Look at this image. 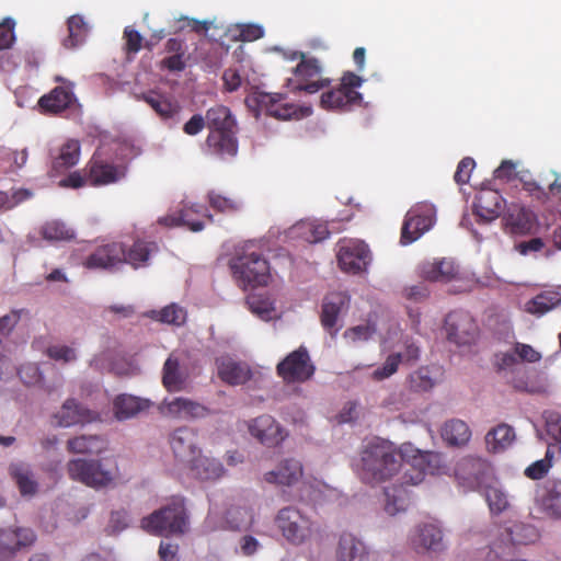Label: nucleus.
<instances>
[{
	"mask_svg": "<svg viewBox=\"0 0 561 561\" xmlns=\"http://www.w3.org/2000/svg\"><path fill=\"white\" fill-rule=\"evenodd\" d=\"M403 454L387 442L368 444L360 453L359 477L363 482L377 485L391 480L402 469Z\"/></svg>",
	"mask_w": 561,
	"mask_h": 561,
	"instance_id": "obj_1",
	"label": "nucleus"
},
{
	"mask_svg": "<svg viewBox=\"0 0 561 561\" xmlns=\"http://www.w3.org/2000/svg\"><path fill=\"white\" fill-rule=\"evenodd\" d=\"M73 89L75 84L55 87L39 98V111L44 114H60L73 107L78 103Z\"/></svg>",
	"mask_w": 561,
	"mask_h": 561,
	"instance_id": "obj_17",
	"label": "nucleus"
},
{
	"mask_svg": "<svg viewBox=\"0 0 561 561\" xmlns=\"http://www.w3.org/2000/svg\"><path fill=\"white\" fill-rule=\"evenodd\" d=\"M87 170L89 183L94 186L114 183L122 175L117 167L94 157L88 163Z\"/></svg>",
	"mask_w": 561,
	"mask_h": 561,
	"instance_id": "obj_33",
	"label": "nucleus"
},
{
	"mask_svg": "<svg viewBox=\"0 0 561 561\" xmlns=\"http://www.w3.org/2000/svg\"><path fill=\"white\" fill-rule=\"evenodd\" d=\"M516 179L522 183L523 190L529 193L530 196L537 199H545L547 193L543 188L531 178L528 171H519L516 174Z\"/></svg>",
	"mask_w": 561,
	"mask_h": 561,
	"instance_id": "obj_56",
	"label": "nucleus"
},
{
	"mask_svg": "<svg viewBox=\"0 0 561 561\" xmlns=\"http://www.w3.org/2000/svg\"><path fill=\"white\" fill-rule=\"evenodd\" d=\"M250 310L264 321L278 318L275 301L268 295H253L247 300Z\"/></svg>",
	"mask_w": 561,
	"mask_h": 561,
	"instance_id": "obj_46",
	"label": "nucleus"
},
{
	"mask_svg": "<svg viewBox=\"0 0 561 561\" xmlns=\"http://www.w3.org/2000/svg\"><path fill=\"white\" fill-rule=\"evenodd\" d=\"M278 374L287 381H304L314 370L308 353H289L288 356L277 365Z\"/></svg>",
	"mask_w": 561,
	"mask_h": 561,
	"instance_id": "obj_23",
	"label": "nucleus"
},
{
	"mask_svg": "<svg viewBox=\"0 0 561 561\" xmlns=\"http://www.w3.org/2000/svg\"><path fill=\"white\" fill-rule=\"evenodd\" d=\"M193 461L194 473L201 480H216L225 474L222 463L215 458L201 457Z\"/></svg>",
	"mask_w": 561,
	"mask_h": 561,
	"instance_id": "obj_47",
	"label": "nucleus"
},
{
	"mask_svg": "<svg viewBox=\"0 0 561 561\" xmlns=\"http://www.w3.org/2000/svg\"><path fill=\"white\" fill-rule=\"evenodd\" d=\"M100 421L99 413L89 410L75 399H68L53 415L55 426L70 427L76 424H88Z\"/></svg>",
	"mask_w": 561,
	"mask_h": 561,
	"instance_id": "obj_16",
	"label": "nucleus"
},
{
	"mask_svg": "<svg viewBox=\"0 0 561 561\" xmlns=\"http://www.w3.org/2000/svg\"><path fill=\"white\" fill-rule=\"evenodd\" d=\"M440 435L448 445L462 446L469 442L471 432L463 421L453 419L444 424Z\"/></svg>",
	"mask_w": 561,
	"mask_h": 561,
	"instance_id": "obj_43",
	"label": "nucleus"
},
{
	"mask_svg": "<svg viewBox=\"0 0 561 561\" xmlns=\"http://www.w3.org/2000/svg\"><path fill=\"white\" fill-rule=\"evenodd\" d=\"M351 298L344 291H332L325 295L320 316L322 327L331 334L339 331V317L350 308Z\"/></svg>",
	"mask_w": 561,
	"mask_h": 561,
	"instance_id": "obj_18",
	"label": "nucleus"
},
{
	"mask_svg": "<svg viewBox=\"0 0 561 561\" xmlns=\"http://www.w3.org/2000/svg\"><path fill=\"white\" fill-rule=\"evenodd\" d=\"M561 304V293L558 290H543L526 302L528 313L542 316Z\"/></svg>",
	"mask_w": 561,
	"mask_h": 561,
	"instance_id": "obj_42",
	"label": "nucleus"
},
{
	"mask_svg": "<svg viewBox=\"0 0 561 561\" xmlns=\"http://www.w3.org/2000/svg\"><path fill=\"white\" fill-rule=\"evenodd\" d=\"M220 378L231 385H242L251 377V371L245 363L224 358L218 366Z\"/></svg>",
	"mask_w": 561,
	"mask_h": 561,
	"instance_id": "obj_37",
	"label": "nucleus"
},
{
	"mask_svg": "<svg viewBox=\"0 0 561 561\" xmlns=\"http://www.w3.org/2000/svg\"><path fill=\"white\" fill-rule=\"evenodd\" d=\"M541 504L550 515L561 517V481L550 482L547 485Z\"/></svg>",
	"mask_w": 561,
	"mask_h": 561,
	"instance_id": "obj_51",
	"label": "nucleus"
},
{
	"mask_svg": "<svg viewBox=\"0 0 561 561\" xmlns=\"http://www.w3.org/2000/svg\"><path fill=\"white\" fill-rule=\"evenodd\" d=\"M298 60L291 69V77L287 78L285 87L293 93L316 94L330 87L331 79L324 78L321 61L304 51H293L288 57Z\"/></svg>",
	"mask_w": 561,
	"mask_h": 561,
	"instance_id": "obj_3",
	"label": "nucleus"
},
{
	"mask_svg": "<svg viewBox=\"0 0 561 561\" xmlns=\"http://www.w3.org/2000/svg\"><path fill=\"white\" fill-rule=\"evenodd\" d=\"M336 558L337 561H370L364 542L350 533L340 536Z\"/></svg>",
	"mask_w": 561,
	"mask_h": 561,
	"instance_id": "obj_30",
	"label": "nucleus"
},
{
	"mask_svg": "<svg viewBox=\"0 0 561 561\" xmlns=\"http://www.w3.org/2000/svg\"><path fill=\"white\" fill-rule=\"evenodd\" d=\"M209 134L206 145L211 154L219 158L234 157L238 152L237 123L231 111L224 105H215L206 112Z\"/></svg>",
	"mask_w": 561,
	"mask_h": 561,
	"instance_id": "obj_2",
	"label": "nucleus"
},
{
	"mask_svg": "<svg viewBox=\"0 0 561 561\" xmlns=\"http://www.w3.org/2000/svg\"><path fill=\"white\" fill-rule=\"evenodd\" d=\"M483 490L485 501L493 515H499L510 510V495L499 481L492 480L489 484H485Z\"/></svg>",
	"mask_w": 561,
	"mask_h": 561,
	"instance_id": "obj_36",
	"label": "nucleus"
},
{
	"mask_svg": "<svg viewBox=\"0 0 561 561\" xmlns=\"http://www.w3.org/2000/svg\"><path fill=\"white\" fill-rule=\"evenodd\" d=\"M19 375L26 385H37L42 381V371L35 364L23 365L19 369Z\"/></svg>",
	"mask_w": 561,
	"mask_h": 561,
	"instance_id": "obj_63",
	"label": "nucleus"
},
{
	"mask_svg": "<svg viewBox=\"0 0 561 561\" xmlns=\"http://www.w3.org/2000/svg\"><path fill=\"white\" fill-rule=\"evenodd\" d=\"M364 79L352 71H345L337 88L323 92L320 98V105L324 110H336L346 112L354 105H359L363 95L358 91Z\"/></svg>",
	"mask_w": 561,
	"mask_h": 561,
	"instance_id": "obj_7",
	"label": "nucleus"
},
{
	"mask_svg": "<svg viewBox=\"0 0 561 561\" xmlns=\"http://www.w3.org/2000/svg\"><path fill=\"white\" fill-rule=\"evenodd\" d=\"M69 477L93 489L111 485L121 478L115 457L101 459H72L67 463Z\"/></svg>",
	"mask_w": 561,
	"mask_h": 561,
	"instance_id": "obj_4",
	"label": "nucleus"
},
{
	"mask_svg": "<svg viewBox=\"0 0 561 561\" xmlns=\"http://www.w3.org/2000/svg\"><path fill=\"white\" fill-rule=\"evenodd\" d=\"M159 412L174 419H202L208 415V410L191 399L176 397L164 399L158 407Z\"/></svg>",
	"mask_w": 561,
	"mask_h": 561,
	"instance_id": "obj_19",
	"label": "nucleus"
},
{
	"mask_svg": "<svg viewBox=\"0 0 561 561\" xmlns=\"http://www.w3.org/2000/svg\"><path fill=\"white\" fill-rule=\"evenodd\" d=\"M129 518L126 512H113L107 525V531L111 535H117L128 527Z\"/></svg>",
	"mask_w": 561,
	"mask_h": 561,
	"instance_id": "obj_61",
	"label": "nucleus"
},
{
	"mask_svg": "<svg viewBox=\"0 0 561 561\" xmlns=\"http://www.w3.org/2000/svg\"><path fill=\"white\" fill-rule=\"evenodd\" d=\"M24 310H11L9 313L0 317V334L9 335L21 320Z\"/></svg>",
	"mask_w": 561,
	"mask_h": 561,
	"instance_id": "obj_62",
	"label": "nucleus"
},
{
	"mask_svg": "<svg viewBox=\"0 0 561 561\" xmlns=\"http://www.w3.org/2000/svg\"><path fill=\"white\" fill-rule=\"evenodd\" d=\"M442 462V457L435 453H417L411 460L404 462L402 484L419 485L426 474H437Z\"/></svg>",
	"mask_w": 561,
	"mask_h": 561,
	"instance_id": "obj_12",
	"label": "nucleus"
},
{
	"mask_svg": "<svg viewBox=\"0 0 561 561\" xmlns=\"http://www.w3.org/2000/svg\"><path fill=\"white\" fill-rule=\"evenodd\" d=\"M540 353H497L494 365L499 371L510 370L524 362L535 363L540 359Z\"/></svg>",
	"mask_w": 561,
	"mask_h": 561,
	"instance_id": "obj_48",
	"label": "nucleus"
},
{
	"mask_svg": "<svg viewBox=\"0 0 561 561\" xmlns=\"http://www.w3.org/2000/svg\"><path fill=\"white\" fill-rule=\"evenodd\" d=\"M146 317L163 324L181 327L186 321V310L176 304H170L160 310H150Z\"/></svg>",
	"mask_w": 561,
	"mask_h": 561,
	"instance_id": "obj_45",
	"label": "nucleus"
},
{
	"mask_svg": "<svg viewBox=\"0 0 561 561\" xmlns=\"http://www.w3.org/2000/svg\"><path fill=\"white\" fill-rule=\"evenodd\" d=\"M504 198L499 191L482 188L476 195L473 203L474 214L483 221L490 222L496 219L504 207Z\"/></svg>",
	"mask_w": 561,
	"mask_h": 561,
	"instance_id": "obj_24",
	"label": "nucleus"
},
{
	"mask_svg": "<svg viewBox=\"0 0 561 561\" xmlns=\"http://www.w3.org/2000/svg\"><path fill=\"white\" fill-rule=\"evenodd\" d=\"M515 439L514 428L507 424H500L485 435L486 448L491 453H501L508 448Z\"/></svg>",
	"mask_w": 561,
	"mask_h": 561,
	"instance_id": "obj_40",
	"label": "nucleus"
},
{
	"mask_svg": "<svg viewBox=\"0 0 561 561\" xmlns=\"http://www.w3.org/2000/svg\"><path fill=\"white\" fill-rule=\"evenodd\" d=\"M68 36L62 39L66 49H75L85 42L88 24L81 15L75 14L67 20Z\"/></svg>",
	"mask_w": 561,
	"mask_h": 561,
	"instance_id": "obj_44",
	"label": "nucleus"
},
{
	"mask_svg": "<svg viewBox=\"0 0 561 561\" xmlns=\"http://www.w3.org/2000/svg\"><path fill=\"white\" fill-rule=\"evenodd\" d=\"M170 445L174 456L181 461L191 462L199 453L195 430L182 426L170 435Z\"/></svg>",
	"mask_w": 561,
	"mask_h": 561,
	"instance_id": "obj_21",
	"label": "nucleus"
},
{
	"mask_svg": "<svg viewBox=\"0 0 561 561\" xmlns=\"http://www.w3.org/2000/svg\"><path fill=\"white\" fill-rule=\"evenodd\" d=\"M36 540V535L28 527L13 526L0 530V547L10 554L31 547Z\"/></svg>",
	"mask_w": 561,
	"mask_h": 561,
	"instance_id": "obj_27",
	"label": "nucleus"
},
{
	"mask_svg": "<svg viewBox=\"0 0 561 561\" xmlns=\"http://www.w3.org/2000/svg\"><path fill=\"white\" fill-rule=\"evenodd\" d=\"M103 448V440L98 435H81L67 442V449L73 454L99 453Z\"/></svg>",
	"mask_w": 561,
	"mask_h": 561,
	"instance_id": "obj_49",
	"label": "nucleus"
},
{
	"mask_svg": "<svg viewBox=\"0 0 561 561\" xmlns=\"http://www.w3.org/2000/svg\"><path fill=\"white\" fill-rule=\"evenodd\" d=\"M124 38L126 39V51L128 55H135L141 49L142 36L138 31L126 27L124 30Z\"/></svg>",
	"mask_w": 561,
	"mask_h": 561,
	"instance_id": "obj_64",
	"label": "nucleus"
},
{
	"mask_svg": "<svg viewBox=\"0 0 561 561\" xmlns=\"http://www.w3.org/2000/svg\"><path fill=\"white\" fill-rule=\"evenodd\" d=\"M410 543L417 552H439L445 548L443 533L433 524L416 526L411 531Z\"/></svg>",
	"mask_w": 561,
	"mask_h": 561,
	"instance_id": "obj_22",
	"label": "nucleus"
},
{
	"mask_svg": "<svg viewBox=\"0 0 561 561\" xmlns=\"http://www.w3.org/2000/svg\"><path fill=\"white\" fill-rule=\"evenodd\" d=\"M157 250L154 242L136 240L130 247L124 244L123 264H128L134 268L148 265L150 254Z\"/></svg>",
	"mask_w": 561,
	"mask_h": 561,
	"instance_id": "obj_35",
	"label": "nucleus"
},
{
	"mask_svg": "<svg viewBox=\"0 0 561 561\" xmlns=\"http://www.w3.org/2000/svg\"><path fill=\"white\" fill-rule=\"evenodd\" d=\"M188 515L182 502L154 511L141 519V527L153 535L180 536L188 530Z\"/></svg>",
	"mask_w": 561,
	"mask_h": 561,
	"instance_id": "obj_6",
	"label": "nucleus"
},
{
	"mask_svg": "<svg viewBox=\"0 0 561 561\" xmlns=\"http://www.w3.org/2000/svg\"><path fill=\"white\" fill-rule=\"evenodd\" d=\"M447 339L458 346H470L480 335L476 319L465 310H454L445 318Z\"/></svg>",
	"mask_w": 561,
	"mask_h": 561,
	"instance_id": "obj_9",
	"label": "nucleus"
},
{
	"mask_svg": "<svg viewBox=\"0 0 561 561\" xmlns=\"http://www.w3.org/2000/svg\"><path fill=\"white\" fill-rule=\"evenodd\" d=\"M301 476V463L296 459L289 458L279 462L275 470L266 472L264 479L268 483L291 485L298 482Z\"/></svg>",
	"mask_w": 561,
	"mask_h": 561,
	"instance_id": "obj_31",
	"label": "nucleus"
},
{
	"mask_svg": "<svg viewBox=\"0 0 561 561\" xmlns=\"http://www.w3.org/2000/svg\"><path fill=\"white\" fill-rule=\"evenodd\" d=\"M458 274V268L451 260L443 259L437 262H426L420 267L422 278L430 282H449Z\"/></svg>",
	"mask_w": 561,
	"mask_h": 561,
	"instance_id": "obj_34",
	"label": "nucleus"
},
{
	"mask_svg": "<svg viewBox=\"0 0 561 561\" xmlns=\"http://www.w3.org/2000/svg\"><path fill=\"white\" fill-rule=\"evenodd\" d=\"M436 209L433 204L417 203L407 213L400 242L408 245L428 231L435 222Z\"/></svg>",
	"mask_w": 561,
	"mask_h": 561,
	"instance_id": "obj_8",
	"label": "nucleus"
},
{
	"mask_svg": "<svg viewBox=\"0 0 561 561\" xmlns=\"http://www.w3.org/2000/svg\"><path fill=\"white\" fill-rule=\"evenodd\" d=\"M476 167V162L470 157H465L458 163L454 180L457 184H467L470 180V174Z\"/></svg>",
	"mask_w": 561,
	"mask_h": 561,
	"instance_id": "obj_60",
	"label": "nucleus"
},
{
	"mask_svg": "<svg viewBox=\"0 0 561 561\" xmlns=\"http://www.w3.org/2000/svg\"><path fill=\"white\" fill-rule=\"evenodd\" d=\"M150 405L151 403L148 399L123 393L113 400L114 417L119 422L130 420L148 410Z\"/></svg>",
	"mask_w": 561,
	"mask_h": 561,
	"instance_id": "obj_28",
	"label": "nucleus"
},
{
	"mask_svg": "<svg viewBox=\"0 0 561 561\" xmlns=\"http://www.w3.org/2000/svg\"><path fill=\"white\" fill-rule=\"evenodd\" d=\"M256 100L261 111L278 119L298 118L304 115L301 107L291 103H284V96L278 93H260Z\"/></svg>",
	"mask_w": 561,
	"mask_h": 561,
	"instance_id": "obj_25",
	"label": "nucleus"
},
{
	"mask_svg": "<svg viewBox=\"0 0 561 561\" xmlns=\"http://www.w3.org/2000/svg\"><path fill=\"white\" fill-rule=\"evenodd\" d=\"M370 251L363 241L350 240L340 247L337 253L339 266L350 274H358L367 268Z\"/></svg>",
	"mask_w": 561,
	"mask_h": 561,
	"instance_id": "obj_15",
	"label": "nucleus"
},
{
	"mask_svg": "<svg viewBox=\"0 0 561 561\" xmlns=\"http://www.w3.org/2000/svg\"><path fill=\"white\" fill-rule=\"evenodd\" d=\"M15 21L11 18H5L0 23V50L9 49L15 42Z\"/></svg>",
	"mask_w": 561,
	"mask_h": 561,
	"instance_id": "obj_58",
	"label": "nucleus"
},
{
	"mask_svg": "<svg viewBox=\"0 0 561 561\" xmlns=\"http://www.w3.org/2000/svg\"><path fill=\"white\" fill-rule=\"evenodd\" d=\"M275 520L283 536L293 545H301L311 536L310 519L294 506L282 508Z\"/></svg>",
	"mask_w": 561,
	"mask_h": 561,
	"instance_id": "obj_10",
	"label": "nucleus"
},
{
	"mask_svg": "<svg viewBox=\"0 0 561 561\" xmlns=\"http://www.w3.org/2000/svg\"><path fill=\"white\" fill-rule=\"evenodd\" d=\"M456 477L468 490L484 488L493 480L491 466L483 459L477 457L462 458L456 467Z\"/></svg>",
	"mask_w": 561,
	"mask_h": 561,
	"instance_id": "obj_11",
	"label": "nucleus"
},
{
	"mask_svg": "<svg viewBox=\"0 0 561 561\" xmlns=\"http://www.w3.org/2000/svg\"><path fill=\"white\" fill-rule=\"evenodd\" d=\"M206 207L199 204L183 205L178 213L165 215L159 218L158 222L167 227L185 226L193 232L202 230V226L198 222L190 220L191 214L204 215Z\"/></svg>",
	"mask_w": 561,
	"mask_h": 561,
	"instance_id": "obj_32",
	"label": "nucleus"
},
{
	"mask_svg": "<svg viewBox=\"0 0 561 561\" xmlns=\"http://www.w3.org/2000/svg\"><path fill=\"white\" fill-rule=\"evenodd\" d=\"M80 158V142L76 139H68L60 146L58 152L53 156V169L61 172L76 165Z\"/></svg>",
	"mask_w": 561,
	"mask_h": 561,
	"instance_id": "obj_39",
	"label": "nucleus"
},
{
	"mask_svg": "<svg viewBox=\"0 0 561 561\" xmlns=\"http://www.w3.org/2000/svg\"><path fill=\"white\" fill-rule=\"evenodd\" d=\"M188 377V364L185 356L171 354L163 366L162 382L169 391H180Z\"/></svg>",
	"mask_w": 561,
	"mask_h": 561,
	"instance_id": "obj_26",
	"label": "nucleus"
},
{
	"mask_svg": "<svg viewBox=\"0 0 561 561\" xmlns=\"http://www.w3.org/2000/svg\"><path fill=\"white\" fill-rule=\"evenodd\" d=\"M124 243L118 241L98 245L83 261L89 270H104L113 272L123 265Z\"/></svg>",
	"mask_w": 561,
	"mask_h": 561,
	"instance_id": "obj_13",
	"label": "nucleus"
},
{
	"mask_svg": "<svg viewBox=\"0 0 561 561\" xmlns=\"http://www.w3.org/2000/svg\"><path fill=\"white\" fill-rule=\"evenodd\" d=\"M542 417L546 423L547 433L557 442L561 443V414L556 411H545Z\"/></svg>",
	"mask_w": 561,
	"mask_h": 561,
	"instance_id": "obj_57",
	"label": "nucleus"
},
{
	"mask_svg": "<svg viewBox=\"0 0 561 561\" xmlns=\"http://www.w3.org/2000/svg\"><path fill=\"white\" fill-rule=\"evenodd\" d=\"M403 360L401 353L391 354L388 356L382 368H377L374 371V377L376 379L388 378L392 374L397 371L398 365Z\"/></svg>",
	"mask_w": 561,
	"mask_h": 561,
	"instance_id": "obj_59",
	"label": "nucleus"
},
{
	"mask_svg": "<svg viewBox=\"0 0 561 561\" xmlns=\"http://www.w3.org/2000/svg\"><path fill=\"white\" fill-rule=\"evenodd\" d=\"M503 221L505 229L510 233L525 236L533 231L536 224V216L526 206L518 203H511L506 207Z\"/></svg>",
	"mask_w": 561,
	"mask_h": 561,
	"instance_id": "obj_20",
	"label": "nucleus"
},
{
	"mask_svg": "<svg viewBox=\"0 0 561 561\" xmlns=\"http://www.w3.org/2000/svg\"><path fill=\"white\" fill-rule=\"evenodd\" d=\"M244 427L251 436L267 447L278 445L286 435L282 426L270 415H261L251 421L240 422L239 430Z\"/></svg>",
	"mask_w": 561,
	"mask_h": 561,
	"instance_id": "obj_14",
	"label": "nucleus"
},
{
	"mask_svg": "<svg viewBox=\"0 0 561 561\" xmlns=\"http://www.w3.org/2000/svg\"><path fill=\"white\" fill-rule=\"evenodd\" d=\"M375 332L376 325L374 323L367 322L347 329L343 336L350 342H360L369 340Z\"/></svg>",
	"mask_w": 561,
	"mask_h": 561,
	"instance_id": "obj_55",
	"label": "nucleus"
},
{
	"mask_svg": "<svg viewBox=\"0 0 561 561\" xmlns=\"http://www.w3.org/2000/svg\"><path fill=\"white\" fill-rule=\"evenodd\" d=\"M9 474L15 482L22 496H34L38 490V482L32 467L22 461L9 466Z\"/></svg>",
	"mask_w": 561,
	"mask_h": 561,
	"instance_id": "obj_29",
	"label": "nucleus"
},
{
	"mask_svg": "<svg viewBox=\"0 0 561 561\" xmlns=\"http://www.w3.org/2000/svg\"><path fill=\"white\" fill-rule=\"evenodd\" d=\"M253 522V514L247 506L232 505L226 512V523L233 530L248 528Z\"/></svg>",
	"mask_w": 561,
	"mask_h": 561,
	"instance_id": "obj_50",
	"label": "nucleus"
},
{
	"mask_svg": "<svg viewBox=\"0 0 561 561\" xmlns=\"http://www.w3.org/2000/svg\"><path fill=\"white\" fill-rule=\"evenodd\" d=\"M41 234L44 239L50 241H69L75 238V231L59 220L47 221L41 228Z\"/></svg>",
	"mask_w": 561,
	"mask_h": 561,
	"instance_id": "obj_52",
	"label": "nucleus"
},
{
	"mask_svg": "<svg viewBox=\"0 0 561 561\" xmlns=\"http://www.w3.org/2000/svg\"><path fill=\"white\" fill-rule=\"evenodd\" d=\"M513 543L527 545L537 538L536 529L530 525L514 524L507 529Z\"/></svg>",
	"mask_w": 561,
	"mask_h": 561,
	"instance_id": "obj_54",
	"label": "nucleus"
},
{
	"mask_svg": "<svg viewBox=\"0 0 561 561\" xmlns=\"http://www.w3.org/2000/svg\"><path fill=\"white\" fill-rule=\"evenodd\" d=\"M229 267L237 285L243 290L266 286L271 278L267 260L249 245L230 260Z\"/></svg>",
	"mask_w": 561,
	"mask_h": 561,
	"instance_id": "obj_5",
	"label": "nucleus"
},
{
	"mask_svg": "<svg viewBox=\"0 0 561 561\" xmlns=\"http://www.w3.org/2000/svg\"><path fill=\"white\" fill-rule=\"evenodd\" d=\"M208 202L213 209L219 213L231 214L240 210L242 203L237 197H229L216 192H209Z\"/></svg>",
	"mask_w": 561,
	"mask_h": 561,
	"instance_id": "obj_53",
	"label": "nucleus"
},
{
	"mask_svg": "<svg viewBox=\"0 0 561 561\" xmlns=\"http://www.w3.org/2000/svg\"><path fill=\"white\" fill-rule=\"evenodd\" d=\"M144 100L162 121L173 119L181 110L176 101L159 93L150 92Z\"/></svg>",
	"mask_w": 561,
	"mask_h": 561,
	"instance_id": "obj_41",
	"label": "nucleus"
},
{
	"mask_svg": "<svg viewBox=\"0 0 561 561\" xmlns=\"http://www.w3.org/2000/svg\"><path fill=\"white\" fill-rule=\"evenodd\" d=\"M405 484L391 485L385 489V504L383 510L389 516H396L399 513L405 512L409 506V494Z\"/></svg>",
	"mask_w": 561,
	"mask_h": 561,
	"instance_id": "obj_38",
	"label": "nucleus"
}]
</instances>
